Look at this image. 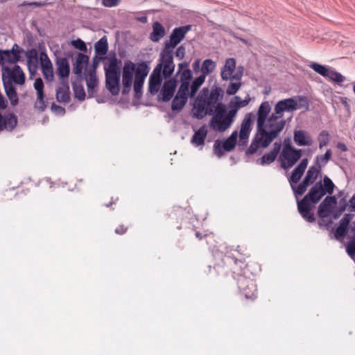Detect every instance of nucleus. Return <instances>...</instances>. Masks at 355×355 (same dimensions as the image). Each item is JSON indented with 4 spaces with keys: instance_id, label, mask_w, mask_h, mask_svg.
Returning a JSON list of instances; mask_svg holds the SVG:
<instances>
[{
    "instance_id": "c85d7f7f",
    "label": "nucleus",
    "mask_w": 355,
    "mask_h": 355,
    "mask_svg": "<svg viewBox=\"0 0 355 355\" xmlns=\"http://www.w3.org/2000/svg\"><path fill=\"white\" fill-rule=\"evenodd\" d=\"M3 83L6 95L9 98L11 105L13 106L17 105L19 99L15 87L12 85L11 83L6 82V80H5Z\"/></svg>"
},
{
    "instance_id": "58836bf2",
    "label": "nucleus",
    "mask_w": 355,
    "mask_h": 355,
    "mask_svg": "<svg viewBox=\"0 0 355 355\" xmlns=\"http://www.w3.org/2000/svg\"><path fill=\"white\" fill-rule=\"evenodd\" d=\"M192 78L191 71L187 68L180 71V85H186L187 90L189 91L190 81Z\"/></svg>"
},
{
    "instance_id": "0eeeda50",
    "label": "nucleus",
    "mask_w": 355,
    "mask_h": 355,
    "mask_svg": "<svg viewBox=\"0 0 355 355\" xmlns=\"http://www.w3.org/2000/svg\"><path fill=\"white\" fill-rule=\"evenodd\" d=\"M302 149H295L289 144H284L280 156L281 166L284 169L292 167L302 157Z\"/></svg>"
},
{
    "instance_id": "39448f33",
    "label": "nucleus",
    "mask_w": 355,
    "mask_h": 355,
    "mask_svg": "<svg viewBox=\"0 0 355 355\" xmlns=\"http://www.w3.org/2000/svg\"><path fill=\"white\" fill-rule=\"evenodd\" d=\"M191 25H186L175 28L171 35L168 42L165 45L160 53V57L166 60V62L171 63L173 62V52L176 46L184 38L186 34L191 30Z\"/></svg>"
},
{
    "instance_id": "393cba45",
    "label": "nucleus",
    "mask_w": 355,
    "mask_h": 355,
    "mask_svg": "<svg viewBox=\"0 0 355 355\" xmlns=\"http://www.w3.org/2000/svg\"><path fill=\"white\" fill-rule=\"evenodd\" d=\"M207 135V129L206 125L201 126L196 131L191 138V142L195 146H203L205 140Z\"/></svg>"
},
{
    "instance_id": "c9c22d12",
    "label": "nucleus",
    "mask_w": 355,
    "mask_h": 355,
    "mask_svg": "<svg viewBox=\"0 0 355 355\" xmlns=\"http://www.w3.org/2000/svg\"><path fill=\"white\" fill-rule=\"evenodd\" d=\"M237 137V131H234L231 135L223 143V149L228 152L232 150L236 146Z\"/></svg>"
},
{
    "instance_id": "09e8293b",
    "label": "nucleus",
    "mask_w": 355,
    "mask_h": 355,
    "mask_svg": "<svg viewBox=\"0 0 355 355\" xmlns=\"http://www.w3.org/2000/svg\"><path fill=\"white\" fill-rule=\"evenodd\" d=\"M73 92L75 98L80 101H83L85 98V92L83 86L75 85L73 86Z\"/></svg>"
},
{
    "instance_id": "a18cd8bd",
    "label": "nucleus",
    "mask_w": 355,
    "mask_h": 355,
    "mask_svg": "<svg viewBox=\"0 0 355 355\" xmlns=\"http://www.w3.org/2000/svg\"><path fill=\"white\" fill-rule=\"evenodd\" d=\"M323 182H324V185H322V186H323L324 191H325V194L328 193L329 195H331L334 193V187H335L334 182L327 176L324 177Z\"/></svg>"
},
{
    "instance_id": "c756f323",
    "label": "nucleus",
    "mask_w": 355,
    "mask_h": 355,
    "mask_svg": "<svg viewBox=\"0 0 355 355\" xmlns=\"http://www.w3.org/2000/svg\"><path fill=\"white\" fill-rule=\"evenodd\" d=\"M165 35V29L161 23L155 21L153 25V32L150 38L153 42L159 41Z\"/></svg>"
},
{
    "instance_id": "473e14b6",
    "label": "nucleus",
    "mask_w": 355,
    "mask_h": 355,
    "mask_svg": "<svg viewBox=\"0 0 355 355\" xmlns=\"http://www.w3.org/2000/svg\"><path fill=\"white\" fill-rule=\"evenodd\" d=\"M135 78L144 80L148 73V67L145 62H139L135 65Z\"/></svg>"
},
{
    "instance_id": "6e6552de",
    "label": "nucleus",
    "mask_w": 355,
    "mask_h": 355,
    "mask_svg": "<svg viewBox=\"0 0 355 355\" xmlns=\"http://www.w3.org/2000/svg\"><path fill=\"white\" fill-rule=\"evenodd\" d=\"M235 111H228L225 115L213 116L209 125L214 130L218 132H224L227 130L233 123L235 119Z\"/></svg>"
},
{
    "instance_id": "423d86ee",
    "label": "nucleus",
    "mask_w": 355,
    "mask_h": 355,
    "mask_svg": "<svg viewBox=\"0 0 355 355\" xmlns=\"http://www.w3.org/2000/svg\"><path fill=\"white\" fill-rule=\"evenodd\" d=\"M105 71L107 89L112 95L119 94L121 70L118 60L116 58H111L109 60L108 64L105 66Z\"/></svg>"
},
{
    "instance_id": "5701e85b",
    "label": "nucleus",
    "mask_w": 355,
    "mask_h": 355,
    "mask_svg": "<svg viewBox=\"0 0 355 355\" xmlns=\"http://www.w3.org/2000/svg\"><path fill=\"white\" fill-rule=\"evenodd\" d=\"M351 220L352 216L350 214H347L344 215L343 218L340 220L339 225L334 232L335 239H340L345 236Z\"/></svg>"
},
{
    "instance_id": "7ed1b4c3",
    "label": "nucleus",
    "mask_w": 355,
    "mask_h": 355,
    "mask_svg": "<svg viewBox=\"0 0 355 355\" xmlns=\"http://www.w3.org/2000/svg\"><path fill=\"white\" fill-rule=\"evenodd\" d=\"M325 195L321 181L316 182L309 190V193L297 202V209L302 218L308 222L315 221V217L311 212L313 205L318 202Z\"/></svg>"
},
{
    "instance_id": "8fccbe9b",
    "label": "nucleus",
    "mask_w": 355,
    "mask_h": 355,
    "mask_svg": "<svg viewBox=\"0 0 355 355\" xmlns=\"http://www.w3.org/2000/svg\"><path fill=\"white\" fill-rule=\"evenodd\" d=\"M237 82L232 83L231 82L226 90V93L227 95H234L235 94L239 89H240L241 84L240 83V80H236Z\"/></svg>"
},
{
    "instance_id": "0e129e2a",
    "label": "nucleus",
    "mask_w": 355,
    "mask_h": 355,
    "mask_svg": "<svg viewBox=\"0 0 355 355\" xmlns=\"http://www.w3.org/2000/svg\"><path fill=\"white\" fill-rule=\"evenodd\" d=\"M10 51H13L14 53H17V55H20L21 49L19 48V46L17 44H15L12 46V49Z\"/></svg>"
},
{
    "instance_id": "a878e982",
    "label": "nucleus",
    "mask_w": 355,
    "mask_h": 355,
    "mask_svg": "<svg viewBox=\"0 0 355 355\" xmlns=\"http://www.w3.org/2000/svg\"><path fill=\"white\" fill-rule=\"evenodd\" d=\"M56 66L58 76L62 80L68 78L70 68L67 60L64 58L58 60Z\"/></svg>"
},
{
    "instance_id": "f03ea898",
    "label": "nucleus",
    "mask_w": 355,
    "mask_h": 355,
    "mask_svg": "<svg viewBox=\"0 0 355 355\" xmlns=\"http://www.w3.org/2000/svg\"><path fill=\"white\" fill-rule=\"evenodd\" d=\"M223 98L220 87L214 85L211 89L204 87L196 98L191 110L193 117L202 119L214 114L215 105Z\"/></svg>"
},
{
    "instance_id": "a211bd4d",
    "label": "nucleus",
    "mask_w": 355,
    "mask_h": 355,
    "mask_svg": "<svg viewBox=\"0 0 355 355\" xmlns=\"http://www.w3.org/2000/svg\"><path fill=\"white\" fill-rule=\"evenodd\" d=\"M336 204L334 196H327L318 207V214L320 218H325L331 214L334 205Z\"/></svg>"
},
{
    "instance_id": "864d4df0",
    "label": "nucleus",
    "mask_w": 355,
    "mask_h": 355,
    "mask_svg": "<svg viewBox=\"0 0 355 355\" xmlns=\"http://www.w3.org/2000/svg\"><path fill=\"white\" fill-rule=\"evenodd\" d=\"M72 45L77 49L81 51H86L87 46L85 43L80 39H77L71 42Z\"/></svg>"
},
{
    "instance_id": "1a4fd4ad",
    "label": "nucleus",
    "mask_w": 355,
    "mask_h": 355,
    "mask_svg": "<svg viewBox=\"0 0 355 355\" xmlns=\"http://www.w3.org/2000/svg\"><path fill=\"white\" fill-rule=\"evenodd\" d=\"M255 116L252 112L248 113L245 115L243 120L241 124L239 132V146H245L248 141V138L252 130V125L254 120Z\"/></svg>"
},
{
    "instance_id": "ddd939ff",
    "label": "nucleus",
    "mask_w": 355,
    "mask_h": 355,
    "mask_svg": "<svg viewBox=\"0 0 355 355\" xmlns=\"http://www.w3.org/2000/svg\"><path fill=\"white\" fill-rule=\"evenodd\" d=\"M168 79L159 91V100L163 102H168L172 98L177 87V80L175 78Z\"/></svg>"
},
{
    "instance_id": "de8ad7c7",
    "label": "nucleus",
    "mask_w": 355,
    "mask_h": 355,
    "mask_svg": "<svg viewBox=\"0 0 355 355\" xmlns=\"http://www.w3.org/2000/svg\"><path fill=\"white\" fill-rule=\"evenodd\" d=\"M329 141V135L327 131L322 130L318 135L319 148L325 146Z\"/></svg>"
},
{
    "instance_id": "412c9836",
    "label": "nucleus",
    "mask_w": 355,
    "mask_h": 355,
    "mask_svg": "<svg viewBox=\"0 0 355 355\" xmlns=\"http://www.w3.org/2000/svg\"><path fill=\"white\" fill-rule=\"evenodd\" d=\"M281 146L282 144L280 142H275L272 149L270 153L264 154L261 159L257 161V163L262 166L268 165L272 163L279 153Z\"/></svg>"
},
{
    "instance_id": "680f3d73",
    "label": "nucleus",
    "mask_w": 355,
    "mask_h": 355,
    "mask_svg": "<svg viewBox=\"0 0 355 355\" xmlns=\"http://www.w3.org/2000/svg\"><path fill=\"white\" fill-rule=\"evenodd\" d=\"M349 206L352 211H355V193L349 200Z\"/></svg>"
},
{
    "instance_id": "f3484780",
    "label": "nucleus",
    "mask_w": 355,
    "mask_h": 355,
    "mask_svg": "<svg viewBox=\"0 0 355 355\" xmlns=\"http://www.w3.org/2000/svg\"><path fill=\"white\" fill-rule=\"evenodd\" d=\"M26 58L29 73L35 76L38 69V52L35 49H31L26 52Z\"/></svg>"
},
{
    "instance_id": "bf43d9fd",
    "label": "nucleus",
    "mask_w": 355,
    "mask_h": 355,
    "mask_svg": "<svg viewBox=\"0 0 355 355\" xmlns=\"http://www.w3.org/2000/svg\"><path fill=\"white\" fill-rule=\"evenodd\" d=\"M51 107L55 112L60 115H64L65 113V109L61 106L53 104Z\"/></svg>"
},
{
    "instance_id": "49530a36",
    "label": "nucleus",
    "mask_w": 355,
    "mask_h": 355,
    "mask_svg": "<svg viewBox=\"0 0 355 355\" xmlns=\"http://www.w3.org/2000/svg\"><path fill=\"white\" fill-rule=\"evenodd\" d=\"M346 252L350 257L354 258L355 257V234H353V236L347 243Z\"/></svg>"
},
{
    "instance_id": "b1692460",
    "label": "nucleus",
    "mask_w": 355,
    "mask_h": 355,
    "mask_svg": "<svg viewBox=\"0 0 355 355\" xmlns=\"http://www.w3.org/2000/svg\"><path fill=\"white\" fill-rule=\"evenodd\" d=\"M251 98L250 96L248 94L245 99L242 100L241 98L239 96H235L230 102V107L231 108L230 111H235V116H236L238 110L241 108L247 106Z\"/></svg>"
},
{
    "instance_id": "e433bc0d",
    "label": "nucleus",
    "mask_w": 355,
    "mask_h": 355,
    "mask_svg": "<svg viewBox=\"0 0 355 355\" xmlns=\"http://www.w3.org/2000/svg\"><path fill=\"white\" fill-rule=\"evenodd\" d=\"M34 88L37 92V101L44 104V84L41 78H38L34 83Z\"/></svg>"
},
{
    "instance_id": "13d9d810",
    "label": "nucleus",
    "mask_w": 355,
    "mask_h": 355,
    "mask_svg": "<svg viewBox=\"0 0 355 355\" xmlns=\"http://www.w3.org/2000/svg\"><path fill=\"white\" fill-rule=\"evenodd\" d=\"M184 55H185V48L182 45V46H180L177 50H176V52H175V56L182 60L184 58Z\"/></svg>"
},
{
    "instance_id": "4468645a",
    "label": "nucleus",
    "mask_w": 355,
    "mask_h": 355,
    "mask_svg": "<svg viewBox=\"0 0 355 355\" xmlns=\"http://www.w3.org/2000/svg\"><path fill=\"white\" fill-rule=\"evenodd\" d=\"M189 96V91L187 90L186 85H180L178 92L172 101V110H181L186 105Z\"/></svg>"
},
{
    "instance_id": "2eb2a0df",
    "label": "nucleus",
    "mask_w": 355,
    "mask_h": 355,
    "mask_svg": "<svg viewBox=\"0 0 355 355\" xmlns=\"http://www.w3.org/2000/svg\"><path fill=\"white\" fill-rule=\"evenodd\" d=\"M135 71V64L131 61L125 62L122 72V84L124 87L123 93L129 91L132 83Z\"/></svg>"
},
{
    "instance_id": "6ab92c4d",
    "label": "nucleus",
    "mask_w": 355,
    "mask_h": 355,
    "mask_svg": "<svg viewBox=\"0 0 355 355\" xmlns=\"http://www.w3.org/2000/svg\"><path fill=\"white\" fill-rule=\"evenodd\" d=\"M17 124V117L12 113L2 115L0 113V131H12Z\"/></svg>"
},
{
    "instance_id": "aec40b11",
    "label": "nucleus",
    "mask_w": 355,
    "mask_h": 355,
    "mask_svg": "<svg viewBox=\"0 0 355 355\" xmlns=\"http://www.w3.org/2000/svg\"><path fill=\"white\" fill-rule=\"evenodd\" d=\"M308 163V159H303L297 166L293 169L291 176L288 178V182L291 186L298 183L307 167Z\"/></svg>"
},
{
    "instance_id": "052dcab7",
    "label": "nucleus",
    "mask_w": 355,
    "mask_h": 355,
    "mask_svg": "<svg viewBox=\"0 0 355 355\" xmlns=\"http://www.w3.org/2000/svg\"><path fill=\"white\" fill-rule=\"evenodd\" d=\"M336 146L338 149H340L343 152H346L347 150V147L344 143L338 142Z\"/></svg>"
},
{
    "instance_id": "f8f14e48",
    "label": "nucleus",
    "mask_w": 355,
    "mask_h": 355,
    "mask_svg": "<svg viewBox=\"0 0 355 355\" xmlns=\"http://www.w3.org/2000/svg\"><path fill=\"white\" fill-rule=\"evenodd\" d=\"M238 286L245 298L254 299L256 297V285L252 279L241 275L238 279Z\"/></svg>"
},
{
    "instance_id": "9d476101",
    "label": "nucleus",
    "mask_w": 355,
    "mask_h": 355,
    "mask_svg": "<svg viewBox=\"0 0 355 355\" xmlns=\"http://www.w3.org/2000/svg\"><path fill=\"white\" fill-rule=\"evenodd\" d=\"M8 79V83H12L17 85H23L25 82V74L19 65H15L13 69L8 67L3 69V79Z\"/></svg>"
},
{
    "instance_id": "9b49d317",
    "label": "nucleus",
    "mask_w": 355,
    "mask_h": 355,
    "mask_svg": "<svg viewBox=\"0 0 355 355\" xmlns=\"http://www.w3.org/2000/svg\"><path fill=\"white\" fill-rule=\"evenodd\" d=\"M236 68V60L234 58H228L225 61V64L221 69V78L223 80H241L243 76L242 71H236L234 74Z\"/></svg>"
},
{
    "instance_id": "603ef678",
    "label": "nucleus",
    "mask_w": 355,
    "mask_h": 355,
    "mask_svg": "<svg viewBox=\"0 0 355 355\" xmlns=\"http://www.w3.org/2000/svg\"><path fill=\"white\" fill-rule=\"evenodd\" d=\"M225 112V107L224 104L218 101L217 104L215 105V110L214 113L215 114L214 116H224Z\"/></svg>"
},
{
    "instance_id": "338daca9",
    "label": "nucleus",
    "mask_w": 355,
    "mask_h": 355,
    "mask_svg": "<svg viewBox=\"0 0 355 355\" xmlns=\"http://www.w3.org/2000/svg\"><path fill=\"white\" fill-rule=\"evenodd\" d=\"M6 107V103L4 98L0 96V110H3Z\"/></svg>"
},
{
    "instance_id": "c03bdc74",
    "label": "nucleus",
    "mask_w": 355,
    "mask_h": 355,
    "mask_svg": "<svg viewBox=\"0 0 355 355\" xmlns=\"http://www.w3.org/2000/svg\"><path fill=\"white\" fill-rule=\"evenodd\" d=\"M331 156V150L328 149L324 155L317 156L315 159V165L320 166V167L326 165V164L329 162Z\"/></svg>"
},
{
    "instance_id": "4c0bfd02",
    "label": "nucleus",
    "mask_w": 355,
    "mask_h": 355,
    "mask_svg": "<svg viewBox=\"0 0 355 355\" xmlns=\"http://www.w3.org/2000/svg\"><path fill=\"white\" fill-rule=\"evenodd\" d=\"M69 88L67 84L63 89H59L56 93V98L58 102L67 103L69 101Z\"/></svg>"
},
{
    "instance_id": "774afa93",
    "label": "nucleus",
    "mask_w": 355,
    "mask_h": 355,
    "mask_svg": "<svg viewBox=\"0 0 355 355\" xmlns=\"http://www.w3.org/2000/svg\"><path fill=\"white\" fill-rule=\"evenodd\" d=\"M200 60H196L193 64V69L195 71H196L199 67H200Z\"/></svg>"
},
{
    "instance_id": "20e7f679",
    "label": "nucleus",
    "mask_w": 355,
    "mask_h": 355,
    "mask_svg": "<svg viewBox=\"0 0 355 355\" xmlns=\"http://www.w3.org/2000/svg\"><path fill=\"white\" fill-rule=\"evenodd\" d=\"M166 60L159 57V63L154 68L148 80V92L152 95L158 93L161 89V85L164 79L171 77L175 70V64L173 62H166Z\"/></svg>"
},
{
    "instance_id": "4be33fe9",
    "label": "nucleus",
    "mask_w": 355,
    "mask_h": 355,
    "mask_svg": "<svg viewBox=\"0 0 355 355\" xmlns=\"http://www.w3.org/2000/svg\"><path fill=\"white\" fill-rule=\"evenodd\" d=\"M293 140L299 146H310L313 144L311 136L305 130H295L293 134Z\"/></svg>"
},
{
    "instance_id": "4d7b16f0",
    "label": "nucleus",
    "mask_w": 355,
    "mask_h": 355,
    "mask_svg": "<svg viewBox=\"0 0 355 355\" xmlns=\"http://www.w3.org/2000/svg\"><path fill=\"white\" fill-rule=\"evenodd\" d=\"M121 0H102V4L108 8L117 6Z\"/></svg>"
},
{
    "instance_id": "72a5a7b5",
    "label": "nucleus",
    "mask_w": 355,
    "mask_h": 355,
    "mask_svg": "<svg viewBox=\"0 0 355 355\" xmlns=\"http://www.w3.org/2000/svg\"><path fill=\"white\" fill-rule=\"evenodd\" d=\"M95 52L97 55H104L108 50L107 40L105 36L101 38L94 46Z\"/></svg>"
},
{
    "instance_id": "cd10ccee",
    "label": "nucleus",
    "mask_w": 355,
    "mask_h": 355,
    "mask_svg": "<svg viewBox=\"0 0 355 355\" xmlns=\"http://www.w3.org/2000/svg\"><path fill=\"white\" fill-rule=\"evenodd\" d=\"M88 62L89 57L87 55L81 53H78L74 66V73L78 76L81 75L83 69L87 65Z\"/></svg>"
},
{
    "instance_id": "f704fd0d",
    "label": "nucleus",
    "mask_w": 355,
    "mask_h": 355,
    "mask_svg": "<svg viewBox=\"0 0 355 355\" xmlns=\"http://www.w3.org/2000/svg\"><path fill=\"white\" fill-rule=\"evenodd\" d=\"M205 78L204 76H199L195 78L191 83L190 90L189 89V96L190 98H193L200 86L205 83Z\"/></svg>"
},
{
    "instance_id": "5fc2aeb1",
    "label": "nucleus",
    "mask_w": 355,
    "mask_h": 355,
    "mask_svg": "<svg viewBox=\"0 0 355 355\" xmlns=\"http://www.w3.org/2000/svg\"><path fill=\"white\" fill-rule=\"evenodd\" d=\"M223 144L220 141L216 140L214 144V151L215 155L219 157H221L223 155Z\"/></svg>"
},
{
    "instance_id": "e2e57ef3",
    "label": "nucleus",
    "mask_w": 355,
    "mask_h": 355,
    "mask_svg": "<svg viewBox=\"0 0 355 355\" xmlns=\"http://www.w3.org/2000/svg\"><path fill=\"white\" fill-rule=\"evenodd\" d=\"M127 228H123V226H120L115 230V232L118 234H123L126 232Z\"/></svg>"
},
{
    "instance_id": "dca6fc26",
    "label": "nucleus",
    "mask_w": 355,
    "mask_h": 355,
    "mask_svg": "<svg viewBox=\"0 0 355 355\" xmlns=\"http://www.w3.org/2000/svg\"><path fill=\"white\" fill-rule=\"evenodd\" d=\"M40 62L45 80L48 82L52 81L54 78L53 65L46 52L42 51L40 53Z\"/></svg>"
},
{
    "instance_id": "3c124183",
    "label": "nucleus",
    "mask_w": 355,
    "mask_h": 355,
    "mask_svg": "<svg viewBox=\"0 0 355 355\" xmlns=\"http://www.w3.org/2000/svg\"><path fill=\"white\" fill-rule=\"evenodd\" d=\"M144 81H145L144 80L138 79V78H135L133 87H134V91L137 97H139L142 94V87H143Z\"/></svg>"
},
{
    "instance_id": "79ce46f5",
    "label": "nucleus",
    "mask_w": 355,
    "mask_h": 355,
    "mask_svg": "<svg viewBox=\"0 0 355 355\" xmlns=\"http://www.w3.org/2000/svg\"><path fill=\"white\" fill-rule=\"evenodd\" d=\"M309 67L313 70L315 71L316 73H318V74L322 76L323 77H326L327 75V73L329 70V68L324 66V65H322L320 64H318V63H316V62H312Z\"/></svg>"
},
{
    "instance_id": "ea45409f",
    "label": "nucleus",
    "mask_w": 355,
    "mask_h": 355,
    "mask_svg": "<svg viewBox=\"0 0 355 355\" xmlns=\"http://www.w3.org/2000/svg\"><path fill=\"white\" fill-rule=\"evenodd\" d=\"M325 78H329L332 82L336 83H341L345 81V77L343 76L341 73L330 69L329 70L327 75Z\"/></svg>"
},
{
    "instance_id": "7c9ffc66",
    "label": "nucleus",
    "mask_w": 355,
    "mask_h": 355,
    "mask_svg": "<svg viewBox=\"0 0 355 355\" xmlns=\"http://www.w3.org/2000/svg\"><path fill=\"white\" fill-rule=\"evenodd\" d=\"M320 171V166H311L309 167L303 180L309 184H312L317 179Z\"/></svg>"
},
{
    "instance_id": "a19ab883",
    "label": "nucleus",
    "mask_w": 355,
    "mask_h": 355,
    "mask_svg": "<svg viewBox=\"0 0 355 355\" xmlns=\"http://www.w3.org/2000/svg\"><path fill=\"white\" fill-rule=\"evenodd\" d=\"M309 186V184L307 182H305V180H302V182L299 184L297 186L295 184H293V186H291L292 188V190L293 191L295 196H302L305 193L308 187Z\"/></svg>"
},
{
    "instance_id": "bb28decb",
    "label": "nucleus",
    "mask_w": 355,
    "mask_h": 355,
    "mask_svg": "<svg viewBox=\"0 0 355 355\" xmlns=\"http://www.w3.org/2000/svg\"><path fill=\"white\" fill-rule=\"evenodd\" d=\"M20 60V55L14 53L13 51L0 50V63L6 62L10 64H15Z\"/></svg>"
},
{
    "instance_id": "2f4dec72",
    "label": "nucleus",
    "mask_w": 355,
    "mask_h": 355,
    "mask_svg": "<svg viewBox=\"0 0 355 355\" xmlns=\"http://www.w3.org/2000/svg\"><path fill=\"white\" fill-rule=\"evenodd\" d=\"M216 66V62H214L212 60H205L201 65L200 76H204V78H205L207 76L215 70Z\"/></svg>"
},
{
    "instance_id": "37998d69",
    "label": "nucleus",
    "mask_w": 355,
    "mask_h": 355,
    "mask_svg": "<svg viewBox=\"0 0 355 355\" xmlns=\"http://www.w3.org/2000/svg\"><path fill=\"white\" fill-rule=\"evenodd\" d=\"M97 83V78L96 73L94 71L89 73V77L87 79V87L89 93L94 92V89L96 87Z\"/></svg>"
},
{
    "instance_id": "69168bd1",
    "label": "nucleus",
    "mask_w": 355,
    "mask_h": 355,
    "mask_svg": "<svg viewBox=\"0 0 355 355\" xmlns=\"http://www.w3.org/2000/svg\"><path fill=\"white\" fill-rule=\"evenodd\" d=\"M187 67H188V63L186 62L180 63L178 64V73H180V71H182V70H184L183 69L184 67H185L187 69Z\"/></svg>"
},
{
    "instance_id": "f257e3e1",
    "label": "nucleus",
    "mask_w": 355,
    "mask_h": 355,
    "mask_svg": "<svg viewBox=\"0 0 355 355\" xmlns=\"http://www.w3.org/2000/svg\"><path fill=\"white\" fill-rule=\"evenodd\" d=\"M298 109H309L306 97L297 96L278 101L274 112L270 116L271 107L269 102H262L257 112V133L246 154H254L259 147H268L285 127L286 121L283 119V112H292Z\"/></svg>"
},
{
    "instance_id": "6e6d98bb",
    "label": "nucleus",
    "mask_w": 355,
    "mask_h": 355,
    "mask_svg": "<svg viewBox=\"0 0 355 355\" xmlns=\"http://www.w3.org/2000/svg\"><path fill=\"white\" fill-rule=\"evenodd\" d=\"M53 4L52 1H49L47 0L46 1H32L28 3L30 6L33 7H43V6H51Z\"/></svg>"
}]
</instances>
